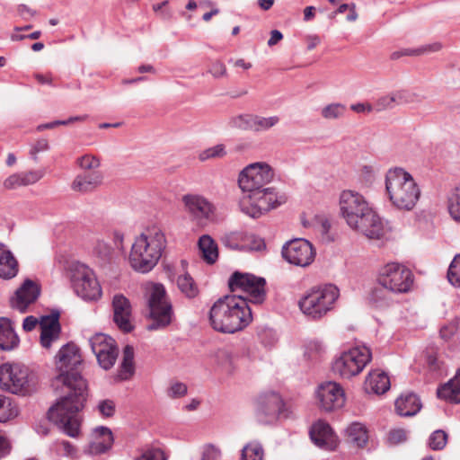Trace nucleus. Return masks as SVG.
<instances>
[{
  "mask_svg": "<svg viewBox=\"0 0 460 460\" xmlns=\"http://www.w3.org/2000/svg\"><path fill=\"white\" fill-rule=\"evenodd\" d=\"M346 433L350 442L358 447H364L368 441V431L367 427L360 422H352L347 429Z\"/></svg>",
  "mask_w": 460,
  "mask_h": 460,
  "instance_id": "nucleus-32",
  "label": "nucleus"
},
{
  "mask_svg": "<svg viewBox=\"0 0 460 460\" xmlns=\"http://www.w3.org/2000/svg\"><path fill=\"white\" fill-rule=\"evenodd\" d=\"M59 312L52 313L42 317L40 324L41 328L40 343L44 348H50L52 341L58 339L60 324L58 322Z\"/></svg>",
  "mask_w": 460,
  "mask_h": 460,
  "instance_id": "nucleus-24",
  "label": "nucleus"
},
{
  "mask_svg": "<svg viewBox=\"0 0 460 460\" xmlns=\"http://www.w3.org/2000/svg\"><path fill=\"white\" fill-rule=\"evenodd\" d=\"M40 295V287L31 279H26L11 298L12 307L20 313H26Z\"/></svg>",
  "mask_w": 460,
  "mask_h": 460,
  "instance_id": "nucleus-17",
  "label": "nucleus"
},
{
  "mask_svg": "<svg viewBox=\"0 0 460 460\" xmlns=\"http://www.w3.org/2000/svg\"><path fill=\"white\" fill-rule=\"evenodd\" d=\"M135 460H167V456L159 447L147 445L140 449V455Z\"/></svg>",
  "mask_w": 460,
  "mask_h": 460,
  "instance_id": "nucleus-39",
  "label": "nucleus"
},
{
  "mask_svg": "<svg viewBox=\"0 0 460 460\" xmlns=\"http://www.w3.org/2000/svg\"><path fill=\"white\" fill-rule=\"evenodd\" d=\"M376 279L380 286L390 292L402 294L411 290L414 276L404 264L391 261L378 270Z\"/></svg>",
  "mask_w": 460,
  "mask_h": 460,
  "instance_id": "nucleus-9",
  "label": "nucleus"
},
{
  "mask_svg": "<svg viewBox=\"0 0 460 460\" xmlns=\"http://www.w3.org/2000/svg\"><path fill=\"white\" fill-rule=\"evenodd\" d=\"M385 190L392 205L404 211L412 210L420 196V190L411 174L398 167L386 172Z\"/></svg>",
  "mask_w": 460,
  "mask_h": 460,
  "instance_id": "nucleus-4",
  "label": "nucleus"
},
{
  "mask_svg": "<svg viewBox=\"0 0 460 460\" xmlns=\"http://www.w3.org/2000/svg\"><path fill=\"white\" fill-rule=\"evenodd\" d=\"M165 247L166 239L160 230L149 235L142 233L132 243L129 259H162Z\"/></svg>",
  "mask_w": 460,
  "mask_h": 460,
  "instance_id": "nucleus-12",
  "label": "nucleus"
},
{
  "mask_svg": "<svg viewBox=\"0 0 460 460\" xmlns=\"http://www.w3.org/2000/svg\"><path fill=\"white\" fill-rule=\"evenodd\" d=\"M282 259H314L315 251L305 238H295L286 242L281 250Z\"/></svg>",
  "mask_w": 460,
  "mask_h": 460,
  "instance_id": "nucleus-22",
  "label": "nucleus"
},
{
  "mask_svg": "<svg viewBox=\"0 0 460 460\" xmlns=\"http://www.w3.org/2000/svg\"><path fill=\"white\" fill-rule=\"evenodd\" d=\"M340 296L339 288L332 284L312 288L304 295L298 305L302 313L313 320H319L332 310Z\"/></svg>",
  "mask_w": 460,
  "mask_h": 460,
  "instance_id": "nucleus-6",
  "label": "nucleus"
},
{
  "mask_svg": "<svg viewBox=\"0 0 460 460\" xmlns=\"http://www.w3.org/2000/svg\"><path fill=\"white\" fill-rule=\"evenodd\" d=\"M89 344L100 367L105 370L111 369L119 355L115 340L109 335L99 332L89 339Z\"/></svg>",
  "mask_w": 460,
  "mask_h": 460,
  "instance_id": "nucleus-14",
  "label": "nucleus"
},
{
  "mask_svg": "<svg viewBox=\"0 0 460 460\" xmlns=\"http://www.w3.org/2000/svg\"><path fill=\"white\" fill-rule=\"evenodd\" d=\"M148 331L164 330L171 324L174 317L172 305L163 284H151L146 292Z\"/></svg>",
  "mask_w": 460,
  "mask_h": 460,
  "instance_id": "nucleus-5",
  "label": "nucleus"
},
{
  "mask_svg": "<svg viewBox=\"0 0 460 460\" xmlns=\"http://www.w3.org/2000/svg\"><path fill=\"white\" fill-rule=\"evenodd\" d=\"M85 118H86V116H75V117H70L69 119H65V120H54L52 122L39 125L37 127V130L43 131L45 129H51L57 126L68 125V124L75 122V121H83L85 119Z\"/></svg>",
  "mask_w": 460,
  "mask_h": 460,
  "instance_id": "nucleus-53",
  "label": "nucleus"
},
{
  "mask_svg": "<svg viewBox=\"0 0 460 460\" xmlns=\"http://www.w3.org/2000/svg\"><path fill=\"white\" fill-rule=\"evenodd\" d=\"M437 395L450 403L460 402V368H457L455 376L437 389Z\"/></svg>",
  "mask_w": 460,
  "mask_h": 460,
  "instance_id": "nucleus-27",
  "label": "nucleus"
},
{
  "mask_svg": "<svg viewBox=\"0 0 460 460\" xmlns=\"http://www.w3.org/2000/svg\"><path fill=\"white\" fill-rule=\"evenodd\" d=\"M441 47L442 46L440 43H434V44L429 45L425 48H420V49H407L401 50V51H394L392 53L391 58L398 59L399 58H401L402 56H418V55H420L423 52L428 51V50L429 51H438L441 49Z\"/></svg>",
  "mask_w": 460,
  "mask_h": 460,
  "instance_id": "nucleus-44",
  "label": "nucleus"
},
{
  "mask_svg": "<svg viewBox=\"0 0 460 460\" xmlns=\"http://www.w3.org/2000/svg\"><path fill=\"white\" fill-rule=\"evenodd\" d=\"M83 358L79 347L74 342L63 345L56 355L59 374L52 385L60 389L61 395L48 411V419L66 436L76 438L80 433L79 412L88 397L87 380L77 371Z\"/></svg>",
  "mask_w": 460,
  "mask_h": 460,
  "instance_id": "nucleus-1",
  "label": "nucleus"
},
{
  "mask_svg": "<svg viewBox=\"0 0 460 460\" xmlns=\"http://www.w3.org/2000/svg\"><path fill=\"white\" fill-rule=\"evenodd\" d=\"M274 178L272 168L266 163L247 165L239 174L238 185L245 194L265 188Z\"/></svg>",
  "mask_w": 460,
  "mask_h": 460,
  "instance_id": "nucleus-13",
  "label": "nucleus"
},
{
  "mask_svg": "<svg viewBox=\"0 0 460 460\" xmlns=\"http://www.w3.org/2000/svg\"><path fill=\"white\" fill-rule=\"evenodd\" d=\"M244 293L246 296H243V298L247 299L248 305L249 303L262 304L266 299V279L254 275V279L247 284Z\"/></svg>",
  "mask_w": 460,
  "mask_h": 460,
  "instance_id": "nucleus-29",
  "label": "nucleus"
},
{
  "mask_svg": "<svg viewBox=\"0 0 460 460\" xmlns=\"http://www.w3.org/2000/svg\"><path fill=\"white\" fill-rule=\"evenodd\" d=\"M447 209L451 217L460 222V186L450 190L447 194Z\"/></svg>",
  "mask_w": 460,
  "mask_h": 460,
  "instance_id": "nucleus-36",
  "label": "nucleus"
},
{
  "mask_svg": "<svg viewBox=\"0 0 460 460\" xmlns=\"http://www.w3.org/2000/svg\"><path fill=\"white\" fill-rule=\"evenodd\" d=\"M226 154V146L218 144L201 151L199 154V159L204 162L209 159L223 158Z\"/></svg>",
  "mask_w": 460,
  "mask_h": 460,
  "instance_id": "nucleus-42",
  "label": "nucleus"
},
{
  "mask_svg": "<svg viewBox=\"0 0 460 460\" xmlns=\"http://www.w3.org/2000/svg\"><path fill=\"white\" fill-rule=\"evenodd\" d=\"M20 338L10 319L0 317V350L11 351L19 347Z\"/></svg>",
  "mask_w": 460,
  "mask_h": 460,
  "instance_id": "nucleus-26",
  "label": "nucleus"
},
{
  "mask_svg": "<svg viewBox=\"0 0 460 460\" xmlns=\"http://www.w3.org/2000/svg\"><path fill=\"white\" fill-rule=\"evenodd\" d=\"M395 412L401 417H412L420 412L422 408V402L418 394L413 392L406 391L394 402Z\"/></svg>",
  "mask_w": 460,
  "mask_h": 460,
  "instance_id": "nucleus-23",
  "label": "nucleus"
},
{
  "mask_svg": "<svg viewBox=\"0 0 460 460\" xmlns=\"http://www.w3.org/2000/svg\"><path fill=\"white\" fill-rule=\"evenodd\" d=\"M110 236L111 237L112 239V242H113V244H114V248L117 249L118 252H119L122 255H124L125 253V249H124V234L118 230V229H114L111 231Z\"/></svg>",
  "mask_w": 460,
  "mask_h": 460,
  "instance_id": "nucleus-61",
  "label": "nucleus"
},
{
  "mask_svg": "<svg viewBox=\"0 0 460 460\" xmlns=\"http://www.w3.org/2000/svg\"><path fill=\"white\" fill-rule=\"evenodd\" d=\"M188 392V387L184 383L173 382L167 389V395L170 398L176 399L183 397Z\"/></svg>",
  "mask_w": 460,
  "mask_h": 460,
  "instance_id": "nucleus-54",
  "label": "nucleus"
},
{
  "mask_svg": "<svg viewBox=\"0 0 460 460\" xmlns=\"http://www.w3.org/2000/svg\"><path fill=\"white\" fill-rule=\"evenodd\" d=\"M129 262L135 271L145 274L151 271L158 261H129Z\"/></svg>",
  "mask_w": 460,
  "mask_h": 460,
  "instance_id": "nucleus-55",
  "label": "nucleus"
},
{
  "mask_svg": "<svg viewBox=\"0 0 460 460\" xmlns=\"http://www.w3.org/2000/svg\"><path fill=\"white\" fill-rule=\"evenodd\" d=\"M394 103V107L397 105L406 104L411 102L412 96L407 91H396L391 93Z\"/></svg>",
  "mask_w": 460,
  "mask_h": 460,
  "instance_id": "nucleus-62",
  "label": "nucleus"
},
{
  "mask_svg": "<svg viewBox=\"0 0 460 460\" xmlns=\"http://www.w3.org/2000/svg\"><path fill=\"white\" fill-rule=\"evenodd\" d=\"M388 292L390 291L382 286L374 288L369 295L370 303L377 308L389 306L391 299L388 297Z\"/></svg>",
  "mask_w": 460,
  "mask_h": 460,
  "instance_id": "nucleus-38",
  "label": "nucleus"
},
{
  "mask_svg": "<svg viewBox=\"0 0 460 460\" xmlns=\"http://www.w3.org/2000/svg\"><path fill=\"white\" fill-rule=\"evenodd\" d=\"M340 212L348 226L369 239H380L385 226L380 217L358 192L346 190L340 195Z\"/></svg>",
  "mask_w": 460,
  "mask_h": 460,
  "instance_id": "nucleus-2",
  "label": "nucleus"
},
{
  "mask_svg": "<svg viewBox=\"0 0 460 460\" xmlns=\"http://www.w3.org/2000/svg\"><path fill=\"white\" fill-rule=\"evenodd\" d=\"M93 253L100 259H113L122 256L116 248L103 240H98L93 246Z\"/></svg>",
  "mask_w": 460,
  "mask_h": 460,
  "instance_id": "nucleus-37",
  "label": "nucleus"
},
{
  "mask_svg": "<svg viewBox=\"0 0 460 460\" xmlns=\"http://www.w3.org/2000/svg\"><path fill=\"white\" fill-rule=\"evenodd\" d=\"M177 284L182 293L188 297H194L198 294L193 279L188 273L178 278Z\"/></svg>",
  "mask_w": 460,
  "mask_h": 460,
  "instance_id": "nucleus-41",
  "label": "nucleus"
},
{
  "mask_svg": "<svg viewBox=\"0 0 460 460\" xmlns=\"http://www.w3.org/2000/svg\"><path fill=\"white\" fill-rule=\"evenodd\" d=\"M279 121V118L278 116H271L269 118H264L261 116L255 115L254 117V128L253 130H268L270 128L274 127Z\"/></svg>",
  "mask_w": 460,
  "mask_h": 460,
  "instance_id": "nucleus-50",
  "label": "nucleus"
},
{
  "mask_svg": "<svg viewBox=\"0 0 460 460\" xmlns=\"http://www.w3.org/2000/svg\"><path fill=\"white\" fill-rule=\"evenodd\" d=\"M4 186L5 189L13 190L16 189L23 185V180L21 172L19 173H13L10 175L8 178L5 179L4 181Z\"/></svg>",
  "mask_w": 460,
  "mask_h": 460,
  "instance_id": "nucleus-63",
  "label": "nucleus"
},
{
  "mask_svg": "<svg viewBox=\"0 0 460 460\" xmlns=\"http://www.w3.org/2000/svg\"><path fill=\"white\" fill-rule=\"evenodd\" d=\"M447 277L452 286L460 288V261H451Z\"/></svg>",
  "mask_w": 460,
  "mask_h": 460,
  "instance_id": "nucleus-51",
  "label": "nucleus"
},
{
  "mask_svg": "<svg viewBox=\"0 0 460 460\" xmlns=\"http://www.w3.org/2000/svg\"><path fill=\"white\" fill-rule=\"evenodd\" d=\"M134 373V348L131 345H127L123 349V358L115 376V381L121 382L129 380Z\"/></svg>",
  "mask_w": 460,
  "mask_h": 460,
  "instance_id": "nucleus-31",
  "label": "nucleus"
},
{
  "mask_svg": "<svg viewBox=\"0 0 460 460\" xmlns=\"http://www.w3.org/2000/svg\"><path fill=\"white\" fill-rule=\"evenodd\" d=\"M182 201L189 214L198 221L210 220L214 216L213 205L200 195H184Z\"/></svg>",
  "mask_w": 460,
  "mask_h": 460,
  "instance_id": "nucleus-20",
  "label": "nucleus"
},
{
  "mask_svg": "<svg viewBox=\"0 0 460 460\" xmlns=\"http://www.w3.org/2000/svg\"><path fill=\"white\" fill-rule=\"evenodd\" d=\"M252 320L247 299L242 295H226L218 298L209 310L210 325L223 333L242 331Z\"/></svg>",
  "mask_w": 460,
  "mask_h": 460,
  "instance_id": "nucleus-3",
  "label": "nucleus"
},
{
  "mask_svg": "<svg viewBox=\"0 0 460 460\" xmlns=\"http://www.w3.org/2000/svg\"><path fill=\"white\" fill-rule=\"evenodd\" d=\"M285 404L277 392L261 393L255 401V416L259 422L270 424L280 415Z\"/></svg>",
  "mask_w": 460,
  "mask_h": 460,
  "instance_id": "nucleus-15",
  "label": "nucleus"
},
{
  "mask_svg": "<svg viewBox=\"0 0 460 460\" xmlns=\"http://www.w3.org/2000/svg\"><path fill=\"white\" fill-rule=\"evenodd\" d=\"M252 279H254V275L252 273L234 271L228 279V288L231 292L242 291L244 293L247 284Z\"/></svg>",
  "mask_w": 460,
  "mask_h": 460,
  "instance_id": "nucleus-33",
  "label": "nucleus"
},
{
  "mask_svg": "<svg viewBox=\"0 0 460 460\" xmlns=\"http://www.w3.org/2000/svg\"><path fill=\"white\" fill-rule=\"evenodd\" d=\"M309 436L313 443L322 449L333 451L338 446L335 433L331 426L323 420H317L312 425Z\"/></svg>",
  "mask_w": 460,
  "mask_h": 460,
  "instance_id": "nucleus-18",
  "label": "nucleus"
},
{
  "mask_svg": "<svg viewBox=\"0 0 460 460\" xmlns=\"http://www.w3.org/2000/svg\"><path fill=\"white\" fill-rule=\"evenodd\" d=\"M372 354L370 349L365 345L353 347L343 351L333 362L332 371L342 378H350L358 375L367 363Z\"/></svg>",
  "mask_w": 460,
  "mask_h": 460,
  "instance_id": "nucleus-10",
  "label": "nucleus"
},
{
  "mask_svg": "<svg viewBox=\"0 0 460 460\" xmlns=\"http://www.w3.org/2000/svg\"><path fill=\"white\" fill-rule=\"evenodd\" d=\"M23 180V185H31L39 181L44 175V172L40 170L29 171L21 172Z\"/></svg>",
  "mask_w": 460,
  "mask_h": 460,
  "instance_id": "nucleus-59",
  "label": "nucleus"
},
{
  "mask_svg": "<svg viewBox=\"0 0 460 460\" xmlns=\"http://www.w3.org/2000/svg\"><path fill=\"white\" fill-rule=\"evenodd\" d=\"M203 259H217L218 248L217 243L211 236L204 234L199 237L198 243Z\"/></svg>",
  "mask_w": 460,
  "mask_h": 460,
  "instance_id": "nucleus-34",
  "label": "nucleus"
},
{
  "mask_svg": "<svg viewBox=\"0 0 460 460\" xmlns=\"http://www.w3.org/2000/svg\"><path fill=\"white\" fill-rule=\"evenodd\" d=\"M316 397L320 407L325 411H332L341 408L345 402L343 389L335 382L321 384L316 391Z\"/></svg>",
  "mask_w": 460,
  "mask_h": 460,
  "instance_id": "nucleus-16",
  "label": "nucleus"
},
{
  "mask_svg": "<svg viewBox=\"0 0 460 460\" xmlns=\"http://www.w3.org/2000/svg\"><path fill=\"white\" fill-rule=\"evenodd\" d=\"M64 261L76 295L85 301L98 300L102 296V288L93 270L80 261Z\"/></svg>",
  "mask_w": 460,
  "mask_h": 460,
  "instance_id": "nucleus-7",
  "label": "nucleus"
},
{
  "mask_svg": "<svg viewBox=\"0 0 460 460\" xmlns=\"http://www.w3.org/2000/svg\"><path fill=\"white\" fill-rule=\"evenodd\" d=\"M254 117L255 115L244 114L234 117L230 120V124L234 128H237L240 129H251L253 130L254 125Z\"/></svg>",
  "mask_w": 460,
  "mask_h": 460,
  "instance_id": "nucleus-49",
  "label": "nucleus"
},
{
  "mask_svg": "<svg viewBox=\"0 0 460 460\" xmlns=\"http://www.w3.org/2000/svg\"><path fill=\"white\" fill-rule=\"evenodd\" d=\"M77 164L84 170L97 168L100 165L99 160L93 155H85L77 159Z\"/></svg>",
  "mask_w": 460,
  "mask_h": 460,
  "instance_id": "nucleus-58",
  "label": "nucleus"
},
{
  "mask_svg": "<svg viewBox=\"0 0 460 460\" xmlns=\"http://www.w3.org/2000/svg\"><path fill=\"white\" fill-rule=\"evenodd\" d=\"M93 440L89 445L92 454L101 455L110 450L113 445L114 438L111 430L104 426H99L93 431Z\"/></svg>",
  "mask_w": 460,
  "mask_h": 460,
  "instance_id": "nucleus-25",
  "label": "nucleus"
},
{
  "mask_svg": "<svg viewBox=\"0 0 460 460\" xmlns=\"http://www.w3.org/2000/svg\"><path fill=\"white\" fill-rule=\"evenodd\" d=\"M0 387L13 394L25 395L32 390L28 367L18 363L0 366Z\"/></svg>",
  "mask_w": 460,
  "mask_h": 460,
  "instance_id": "nucleus-11",
  "label": "nucleus"
},
{
  "mask_svg": "<svg viewBox=\"0 0 460 460\" xmlns=\"http://www.w3.org/2000/svg\"><path fill=\"white\" fill-rule=\"evenodd\" d=\"M407 440V432L403 429H394L388 433V441L392 445H397Z\"/></svg>",
  "mask_w": 460,
  "mask_h": 460,
  "instance_id": "nucleus-57",
  "label": "nucleus"
},
{
  "mask_svg": "<svg viewBox=\"0 0 460 460\" xmlns=\"http://www.w3.org/2000/svg\"><path fill=\"white\" fill-rule=\"evenodd\" d=\"M221 458V450L212 445H206L203 448L201 460H219Z\"/></svg>",
  "mask_w": 460,
  "mask_h": 460,
  "instance_id": "nucleus-56",
  "label": "nucleus"
},
{
  "mask_svg": "<svg viewBox=\"0 0 460 460\" xmlns=\"http://www.w3.org/2000/svg\"><path fill=\"white\" fill-rule=\"evenodd\" d=\"M19 270L18 261H0V278L11 279Z\"/></svg>",
  "mask_w": 460,
  "mask_h": 460,
  "instance_id": "nucleus-48",
  "label": "nucleus"
},
{
  "mask_svg": "<svg viewBox=\"0 0 460 460\" xmlns=\"http://www.w3.org/2000/svg\"><path fill=\"white\" fill-rule=\"evenodd\" d=\"M113 322L123 332L128 333L134 330L131 322V305L123 295H115L112 299Z\"/></svg>",
  "mask_w": 460,
  "mask_h": 460,
  "instance_id": "nucleus-19",
  "label": "nucleus"
},
{
  "mask_svg": "<svg viewBox=\"0 0 460 460\" xmlns=\"http://www.w3.org/2000/svg\"><path fill=\"white\" fill-rule=\"evenodd\" d=\"M222 243L231 250L261 251L266 248L263 239L254 235L243 237L242 234L231 233L222 237Z\"/></svg>",
  "mask_w": 460,
  "mask_h": 460,
  "instance_id": "nucleus-21",
  "label": "nucleus"
},
{
  "mask_svg": "<svg viewBox=\"0 0 460 460\" xmlns=\"http://www.w3.org/2000/svg\"><path fill=\"white\" fill-rule=\"evenodd\" d=\"M346 106L341 103H331L322 110V116L326 119H335L344 116Z\"/></svg>",
  "mask_w": 460,
  "mask_h": 460,
  "instance_id": "nucleus-47",
  "label": "nucleus"
},
{
  "mask_svg": "<svg viewBox=\"0 0 460 460\" xmlns=\"http://www.w3.org/2000/svg\"><path fill=\"white\" fill-rule=\"evenodd\" d=\"M263 456L262 445L257 440L247 443L241 450V460H263Z\"/></svg>",
  "mask_w": 460,
  "mask_h": 460,
  "instance_id": "nucleus-35",
  "label": "nucleus"
},
{
  "mask_svg": "<svg viewBox=\"0 0 460 460\" xmlns=\"http://www.w3.org/2000/svg\"><path fill=\"white\" fill-rule=\"evenodd\" d=\"M286 202V195L277 193L274 188L265 187L253 193L244 194L239 201V207L245 215L259 218Z\"/></svg>",
  "mask_w": 460,
  "mask_h": 460,
  "instance_id": "nucleus-8",
  "label": "nucleus"
},
{
  "mask_svg": "<svg viewBox=\"0 0 460 460\" xmlns=\"http://www.w3.org/2000/svg\"><path fill=\"white\" fill-rule=\"evenodd\" d=\"M261 342L267 346L271 347L277 341L276 333L272 330H264L260 334Z\"/></svg>",
  "mask_w": 460,
  "mask_h": 460,
  "instance_id": "nucleus-64",
  "label": "nucleus"
},
{
  "mask_svg": "<svg viewBox=\"0 0 460 460\" xmlns=\"http://www.w3.org/2000/svg\"><path fill=\"white\" fill-rule=\"evenodd\" d=\"M374 111L381 112L386 110H392L394 108V103L392 94L383 95L377 98L373 103Z\"/></svg>",
  "mask_w": 460,
  "mask_h": 460,
  "instance_id": "nucleus-52",
  "label": "nucleus"
},
{
  "mask_svg": "<svg viewBox=\"0 0 460 460\" xmlns=\"http://www.w3.org/2000/svg\"><path fill=\"white\" fill-rule=\"evenodd\" d=\"M55 446H56V451H57L58 455L64 456V457H68L71 459H76L78 457L77 448L69 441H67V440L57 441L55 443Z\"/></svg>",
  "mask_w": 460,
  "mask_h": 460,
  "instance_id": "nucleus-46",
  "label": "nucleus"
},
{
  "mask_svg": "<svg viewBox=\"0 0 460 460\" xmlns=\"http://www.w3.org/2000/svg\"><path fill=\"white\" fill-rule=\"evenodd\" d=\"M391 385L389 376L379 370L370 372L365 381V389L367 393L383 394Z\"/></svg>",
  "mask_w": 460,
  "mask_h": 460,
  "instance_id": "nucleus-30",
  "label": "nucleus"
},
{
  "mask_svg": "<svg viewBox=\"0 0 460 460\" xmlns=\"http://www.w3.org/2000/svg\"><path fill=\"white\" fill-rule=\"evenodd\" d=\"M447 443V434L442 429L433 431L428 441L429 447L432 450H442Z\"/></svg>",
  "mask_w": 460,
  "mask_h": 460,
  "instance_id": "nucleus-45",
  "label": "nucleus"
},
{
  "mask_svg": "<svg viewBox=\"0 0 460 460\" xmlns=\"http://www.w3.org/2000/svg\"><path fill=\"white\" fill-rule=\"evenodd\" d=\"M216 360L226 372L230 373L234 370V358L232 353L226 349H219L215 354Z\"/></svg>",
  "mask_w": 460,
  "mask_h": 460,
  "instance_id": "nucleus-43",
  "label": "nucleus"
},
{
  "mask_svg": "<svg viewBox=\"0 0 460 460\" xmlns=\"http://www.w3.org/2000/svg\"><path fill=\"white\" fill-rule=\"evenodd\" d=\"M102 176L99 172H84L78 174L72 182L71 188L75 191L87 193L94 190L101 185Z\"/></svg>",
  "mask_w": 460,
  "mask_h": 460,
  "instance_id": "nucleus-28",
  "label": "nucleus"
},
{
  "mask_svg": "<svg viewBox=\"0 0 460 460\" xmlns=\"http://www.w3.org/2000/svg\"><path fill=\"white\" fill-rule=\"evenodd\" d=\"M18 411L10 398L0 395V422H5L17 415Z\"/></svg>",
  "mask_w": 460,
  "mask_h": 460,
  "instance_id": "nucleus-40",
  "label": "nucleus"
},
{
  "mask_svg": "<svg viewBox=\"0 0 460 460\" xmlns=\"http://www.w3.org/2000/svg\"><path fill=\"white\" fill-rule=\"evenodd\" d=\"M100 413L104 417H111L115 412V403L111 400L100 401L97 406Z\"/></svg>",
  "mask_w": 460,
  "mask_h": 460,
  "instance_id": "nucleus-60",
  "label": "nucleus"
}]
</instances>
